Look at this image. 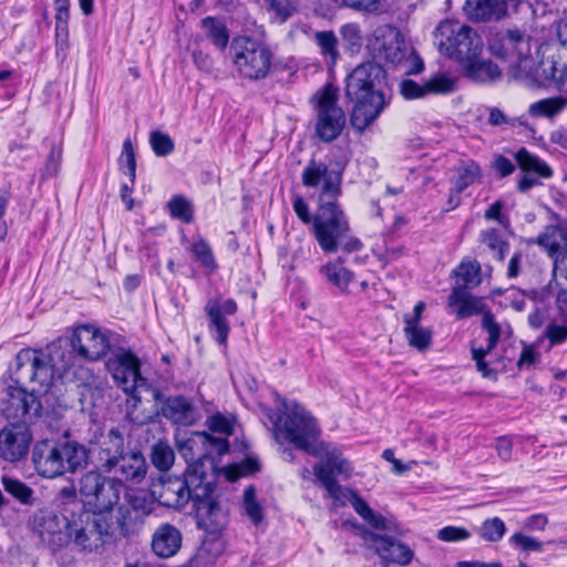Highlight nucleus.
<instances>
[{
  "label": "nucleus",
  "instance_id": "nucleus-49",
  "mask_svg": "<svg viewBox=\"0 0 567 567\" xmlns=\"http://www.w3.org/2000/svg\"><path fill=\"white\" fill-rule=\"evenodd\" d=\"M190 250L195 255L196 259L204 267L208 268L212 271L217 269V264L213 255L212 248L205 239L199 238L198 240H196L192 245Z\"/></svg>",
  "mask_w": 567,
  "mask_h": 567
},
{
  "label": "nucleus",
  "instance_id": "nucleus-5",
  "mask_svg": "<svg viewBox=\"0 0 567 567\" xmlns=\"http://www.w3.org/2000/svg\"><path fill=\"white\" fill-rule=\"evenodd\" d=\"M386 72L375 62L359 64L347 76L346 94L354 102L350 122L358 132L371 125L386 106Z\"/></svg>",
  "mask_w": 567,
  "mask_h": 567
},
{
  "label": "nucleus",
  "instance_id": "nucleus-36",
  "mask_svg": "<svg viewBox=\"0 0 567 567\" xmlns=\"http://www.w3.org/2000/svg\"><path fill=\"white\" fill-rule=\"evenodd\" d=\"M482 177L481 166L475 161H467L456 171L453 179L454 192L463 193L468 186L478 182Z\"/></svg>",
  "mask_w": 567,
  "mask_h": 567
},
{
  "label": "nucleus",
  "instance_id": "nucleus-53",
  "mask_svg": "<svg viewBox=\"0 0 567 567\" xmlns=\"http://www.w3.org/2000/svg\"><path fill=\"white\" fill-rule=\"evenodd\" d=\"M550 282L555 289H567V254L557 256L553 261Z\"/></svg>",
  "mask_w": 567,
  "mask_h": 567
},
{
  "label": "nucleus",
  "instance_id": "nucleus-54",
  "mask_svg": "<svg viewBox=\"0 0 567 567\" xmlns=\"http://www.w3.org/2000/svg\"><path fill=\"white\" fill-rule=\"evenodd\" d=\"M74 353L75 351L70 349L62 350L61 348L53 347L49 354V357H54L55 361L54 367L56 369V372L61 374L62 372H65L68 369H70L72 365H74Z\"/></svg>",
  "mask_w": 567,
  "mask_h": 567
},
{
  "label": "nucleus",
  "instance_id": "nucleus-64",
  "mask_svg": "<svg viewBox=\"0 0 567 567\" xmlns=\"http://www.w3.org/2000/svg\"><path fill=\"white\" fill-rule=\"evenodd\" d=\"M209 430L213 432L230 435L233 433V423L221 414H215L207 421Z\"/></svg>",
  "mask_w": 567,
  "mask_h": 567
},
{
  "label": "nucleus",
  "instance_id": "nucleus-56",
  "mask_svg": "<svg viewBox=\"0 0 567 567\" xmlns=\"http://www.w3.org/2000/svg\"><path fill=\"white\" fill-rule=\"evenodd\" d=\"M471 537V533L461 526L449 525L437 532V538L446 543L465 540Z\"/></svg>",
  "mask_w": 567,
  "mask_h": 567
},
{
  "label": "nucleus",
  "instance_id": "nucleus-11",
  "mask_svg": "<svg viewBox=\"0 0 567 567\" xmlns=\"http://www.w3.org/2000/svg\"><path fill=\"white\" fill-rule=\"evenodd\" d=\"M530 43L532 37L518 28L496 29L487 37L488 52L499 60L512 62V65L528 62Z\"/></svg>",
  "mask_w": 567,
  "mask_h": 567
},
{
  "label": "nucleus",
  "instance_id": "nucleus-21",
  "mask_svg": "<svg viewBox=\"0 0 567 567\" xmlns=\"http://www.w3.org/2000/svg\"><path fill=\"white\" fill-rule=\"evenodd\" d=\"M32 462L35 471L42 477L55 478L62 475V462L59 463L54 441L38 442L32 450Z\"/></svg>",
  "mask_w": 567,
  "mask_h": 567
},
{
  "label": "nucleus",
  "instance_id": "nucleus-60",
  "mask_svg": "<svg viewBox=\"0 0 567 567\" xmlns=\"http://www.w3.org/2000/svg\"><path fill=\"white\" fill-rule=\"evenodd\" d=\"M400 92L406 100L420 99L427 95L425 91V82L423 84H419L410 79L401 82Z\"/></svg>",
  "mask_w": 567,
  "mask_h": 567
},
{
  "label": "nucleus",
  "instance_id": "nucleus-28",
  "mask_svg": "<svg viewBox=\"0 0 567 567\" xmlns=\"http://www.w3.org/2000/svg\"><path fill=\"white\" fill-rule=\"evenodd\" d=\"M147 472L146 461L143 454L138 451H128L121 457L117 468L112 473L118 474L121 483L127 481L134 484L141 483Z\"/></svg>",
  "mask_w": 567,
  "mask_h": 567
},
{
  "label": "nucleus",
  "instance_id": "nucleus-4",
  "mask_svg": "<svg viewBox=\"0 0 567 567\" xmlns=\"http://www.w3.org/2000/svg\"><path fill=\"white\" fill-rule=\"evenodd\" d=\"M78 511H71L65 523L69 530V543L83 553H96L105 545L114 543L128 534V522L132 508L128 505L118 506L116 512L94 513L79 505Z\"/></svg>",
  "mask_w": 567,
  "mask_h": 567
},
{
  "label": "nucleus",
  "instance_id": "nucleus-7",
  "mask_svg": "<svg viewBox=\"0 0 567 567\" xmlns=\"http://www.w3.org/2000/svg\"><path fill=\"white\" fill-rule=\"evenodd\" d=\"M123 487L120 478L95 470L87 471L79 481V493L94 513L116 512Z\"/></svg>",
  "mask_w": 567,
  "mask_h": 567
},
{
  "label": "nucleus",
  "instance_id": "nucleus-27",
  "mask_svg": "<svg viewBox=\"0 0 567 567\" xmlns=\"http://www.w3.org/2000/svg\"><path fill=\"white\" fill-rule=\"evenodd\" d=\"M182 534L171 524H162L153 534L152 549L154 554L162 558L174 556L181 548Z\"/></svg>",
  "mask_w": 567,
  "mask_h": 567
},
{
  "label": "nucleus",
  "instance_id": "nucleus-30",
  "mask_svg": "<svg viewBox=\"0 0 567 567\" xmlns=\"http://www.w3.org/2000/svg\"><path fill=\"white\" fill-rule=\"evenodd\" d=\"M563 234L556 226H547L543 233L536 238L530 239L529 243L536 244L542 247L553 261L560 255L567 254V247H561Z\"/></svg>",
  "mask_w": 567,
  "mask_h": 567
},
{
  "label": "nucleus",
  "instance_id": "nucleus-12",
  "mask_svg": "<svg viewBox=\"0 0 567 567\" xmlns=\"http://www.w3.org/2000/svg\"><path fill=\"white\" fill-rule=\"evenodd\" d=\"M55 358L42 351L22 349L16 357L17 381H29L41 386H48L56 372Z\"/></svg>",
  "mask_w": 567,
  "mask_h": 567
},
{
  "label": "nucleus",
  "instance_id": "nucleus-59",
  "mask_svg": "<svg viewBox=\"0 0 567 567\" xmlns=\"http://www.w3.org/2000/svg\"><path fill=\"white\" fill-rule=\"evenodd\" d=\"M492 351H486L485 348H473L472 349V359L476 363L477 371L484 377V378H495L496 371L493 369H489L487 361L485 360V357L491 353Z\"/></svg>",
  "mask_w": 567,
  "mask_h": 567
},
{
  "label": "nucleus",
  "instance_id": "nucleus-2",
  "mask_svg": "<svg viewBox=\"0 0 567 567\" xmlns=\"http://www.w3.org/2000/svg\"><path fill=\"white\" fill-rule=\"evenodd\" d=\"M276 408L265 409L271 423L275 441L289 444L295 450L313 457L300 468V486L310 502L317 498L319 488V427L316 416L296 400L276 394Z\"/></svg>",
  "mask_w": 567,
  "mask_h": 567
},
{
  "label": "nucleus",
  "instance_id": "nucleus-31",
  "mask_svg": "<svg viewBox=\"0 0 567 567\" xmlns=\"http://www.w3.org/2000/svg\"><path fill=\"white\" fill-rule=\"evenodd\" d=\"M514 158L524 173H533L538 177L549 178L553 176L551 168L538 156L520 147L514 153Z\"/></svg>",
  "mask_w": 567,
  "mask_h": 567
},
{
  "label": "nucleus",
  "instance_id": "nucleus-35",
  "mask_svg": "<svg viewBox=\"0 0 567 567\" xmlns=\"http://www.w3.org/2000/svg\"><path fill=\"white\" fill-rule=\"evenodd\" d=\"M344 259L338 257L334 261H330L324 266V274L333 286L344 292L353 280V272L343 266Z\"/></svg>",
  "mask_w": 567,
  "mask_h": 567
},
{
  "label": "nucleus",
  "instance_id": "nucleus-58",
  "mask_svg": "<svg viewBox=\"0 0 567 567\" xmlns=\"http://www.w3.org/2000/svg\"><path fill=\"white\" fill-rule=\"evenodd\" d=\"M343 4L358 11L380 13L383 11V0H342Z\"/></svg>",
  "mask_w": 567,
  "mask_h": 567
},
{
  "label": "nucleus",
  "instance_id": "nucleus-1",
  "mask_svg": "<svg viewBox=\"0 0 567 567\" xmlns=\"http://www.w3.org/2000/svg\"><path fill=\"white\" fill-rule=\"evenodd\" d=\"M179 451L188 464L184 477H166L154 486L153 494L169 508L181 509L189 501L196 512L197 525L207 533H219L227 522L226 512L215 496L218 474L209 453L224 455L229 451L225 437L196 432L181 444Z\"/></svg>",
  "mask_w": 567,
  "mask_h": 567
},
{
  "label": "nucleus",
  "instance_id": "nucleus-63",
  "mask_svg": "<svg viewBox=\"0 0 567 567\" xmlns=\"http://www.w3.org/2000/svg\"><path fill=\"white\" fill-rule=\"evenodd\" d=\"M504 208V203L502 200L494 202L484 214V218L486 220H496L501 226L507 227L509 226L508 216L502 213Z\"/></svg>",
  "mask_w": 567,
  "mask_h": 567
},
{
  "label": "nucleus",
  "instance_id": "nucleus-10",
  "mask_svg": "<svg viewBox=\"0 0 567 567\" xmlns=\"http://www.w3.org/2000/svg\"><path fill=\"white\" fill-rule=\"evenodd\" d=\"M509 73L516 81L528 86H555L563 90L567 84V64L558 69L553 58L536 63L530 54L527 63L511 65Z\"/></svg>",
  "mask_w": 567,
  "mask_h": 567
},
{
  "label": "nucleus",
  "instance_id": "nucleus-16",
  "mask_svg": "<svg viewBox=\"0 0 567 567\" xmlns=\"http://www.w3.org/2000/svg\"><path fill=\"white\" fill-rule=\"evenodd\" d=\"M126 450L123 434L117 429H111L97 442H91L87 452L96 466L95 471L112 473L117 468L118 462Z\"/></svg>",
  "mask_w": 567,
  "mask_h": 567
},
{
  "label": "nucleus",
  "instance_id": "nucleus-17",
  "mask_svg": "<svg viewBox=\"0 0 567 567\" xmlns=\"http://www.w3.org/2000/svg\"><path fill=\"white\" fill-rule=\"evenodd\" d=\"M154 401L161 403L158 415L175 425L189 426L198 420L194 402L184 395L165 396L158 389L153 390Z\"/></svg>",
  "mask_w": 567,
  "mask_h": 567
},
{
  "label": "nucleus",
  "instance_id": "nucleus-48",
  "mask_svg": "<svg viewBox=\"0 0 567 567\" xmlns=\"http://www.w3.org/2000/svg\"><path fill=\"white\" fill-rule=\"evenodd\" d=\"M509 544L524 553H542L544 551L545 543L538 540L536 537L526 535L524 533H515L508 539Z\"/></svg>",
  "mask_w": 567,
  "mask_h": 567
},
{
  "label": "nucleus",
  "instance_id": "nucleus-50",
  "mask_svg": "<svg viewBox=\"0 0 567 567\" xmlns=\"http://www.w3.org/2000/svg\"><path fill=\"white\" fill-rule=\"evenodd\" d=\"M150 143L157 156H167L174 151V142L171 136L161 131H153L150 135Z\"/></svg>",
  "mask_w": 567,
  "mask_h": 567
},
{
  "label": "nucleus",
  "instance_id": "nucleus-14",
  "mask_svg": "<svg viewBox=\"0 0 567 567\" xmlns=\"http://www.w3.org/2000/svg\"><path fill=\"white\" fill-rule=\"evenodd\" d=\"M339 87L327 82L321 89V142H332L346 127L347 115L338 104Z\"/></svg>",
  "mask_w": 567,
  "mask_h": 567
},
{
  "label": "nucleus",
  "instance_id": "nucleus-41",
  "mask_svg": "<svg viewBox=\"0 0 567 567\" xmlns=\"http://www.w3.org/2000/svg\"><path fill=\"white\" fill-rule=\"evenodd\" d=\"M166 207L173 218L184 224H189L194 220L193 203L183 195H174L167 202Z\"/></svg>",
  "mask_w": 567,
  "mask_h": 567
},
{
  "label": "nucleus",
  "instance_id": "nucleus-29",
  "mask_svg": "<svg viewBox=\"0 0 567 567\" xmlns=\"http://www.w3.org/2000/svg\"><path fill=\"white\" fill-rule=\"evenodd\" d=\"M465 74L478 83H493L502 78L499 66L491 60L474 58L465 64Z\"/></svg>",
  "mask_w": 567,
  "mask_h": 567
},
{
  "label": "nucleus",
  "instance_id": "nucleus-40",
  "mask_svg": "<svg viewBox=\"0 0 567 567\" xmlns=\"http://www.w3.org/2000/svg\"><path fill=\"white\" fill-rule=\"evenodd\" d=\"M175 461V452L166 441H158L152 446L151 462L161 472L168 471Z\"/></svg>",
  "mask_w": 567,
  "mask_h": 567
},
{
  "label": "nucleus",
  "instance_id": "nucleus-57",
  "mask_svg": "<svg viewBox=\"0 0 567 567\" xmlns=\"http://www.w3.org/2000/svg\"><path fill=\"white\" fill-rule=\"evenodd\" d=\"M544 337L548 340L549 348L563 344L567 340V324L549 323L544 331Z\"/></svg>",
  "mask_w": 567,
  "mask_h": 567
},
{
  "label": "nucleus",
  "instance_id": "nucleus-47",
  "mask_svg": "<svg viewBox=\"0 0 567 567\" xmlns=\"http://www.w3.org/2000/svg\"><path fill=\"white\" fill-rule=\"evenodd\" d=\"M426 94H449L455 91V81L446 74H436L425 81Z\"/></svg>",
  "mask_w": 567,
  "mask_h": 567
},
{
  "label": "nucleus",
  "instance_id": "nucleus-51",
  "mask_svg": "<svg viewBox=\"0 0 567 567\" xmlns=\"http://www.w3.org/2000/svg\"><path fill=\"white\" fill-rule=\"evenodd\" d=\"M482 327L488 333L487 346L485 347L486 351H493L501 338V327L496 322L494 315L487 310L484 312L482 318Z\"/></svg>",
  "mask_w": 567,
  "mask_h": 567
},
{
  "label": "nucleus",
  "instance_id": "nucleus-46",
  "mask_svg": "<svg viewBox=\"0 0 567 567\" xmlns=\"http://www.w3.org/2000/svg\"><path fill=\"white\" fill-rule=\"evenodd\" d=\"M566 102L563 97L540 100L529 106V113L534 116H553L560 112Z\"/></svg>",
  "mask_w": 567,
  "mask_h": 567
},
{
  "label": "nucleus",
  "instance_id": "nucleus-62",
  "mask_svg": "<svg viewBox=\"0 0 567 567\" xmlns=\"http://www.w3.org/2000/svg\"><path fill=\"white\" fill-rule=\"evenodd\" d=\"M491 167L498 174L499 177H507L515 171V164L502 154H495Z\"/></svg>",
  "mask_w": 567,
  "mask_h": 567
},
{
  "label": "nucleus",
  "instance_id": "nucleus-45",
  "mask_svg": "<svg viewBox=\"0 0 567 567\" xmlns=\"http://www.w3.org/2000/svg\"><path fill=\"white\" fill-rule=\"evenodd\" d=\"M2 484L4 491L10 494L12 497L18 499L22 504H31L33 491L25 483L12 478V477H3Z\"/></svg>",
  "mask_w": 567,
  "mask_h": 567
},
{
  "label": "nucleus",
  "instance_id": "nucleus-15",
  "mask_svg": "<svg viewBox=\"0 0 567 567\" xmlns=\"http://www.w3.org/2000/svg\"><path fill=\"white\" fill-rule=\"evenodd\" d=\"M140 368L138 358L128 350L114 351L106 361V369L115 383L128 394H133L138 386L145 383Z\"/></svg>",
  "mask_w": 567,
  "mask_h": 567
},
{
  "label": "nucleus",
  "instance_id": "nucleus-25",
  "mask_svg": "<svg viewBox=\"0 0 567 567\" xmlns=\"http://www.w3.org/2000/svg\"><path fill=\"white\" fill-rule=\"evenodd\" d=\"M450 308L454 309L457 319L484 315L486 308L483 299L472 295L465 287H453L447 299Z\"/></svg>",
  "mask_w": 567,
  "mask_h": 567
},
{
  "label": "nucleus",
  "instance_id": "nucleus-52",
  "mask_svg": "<svg viewBox=\"0 0 567 567\" xmlns=\"http://www.w3.org/2000/svg\"><path fill=\"white\" fill-rule=\"evenodd\" d=\"M118 165L121 169L124 167L127 168L131 183L134 184L136 176V158L134 147L130 138H126L123 143L122 153L118 158Z\"/></svg>",
  "mask_w": 567,
  "mask_h": 567
},
{
  "label": "nucleus",
  "instance_id": "nucleus-6",
  "mask_svg": "<svg viewBox=\"0 0 567 567\" xmlns=\"http://www.w3.org/2000/svg\"><path fill=\"white\" fill-rule=\"evenodd\" d=\"M344 525L351 526L354 535L361 538L362 544L380 557L382 567H389L390 564L408 566L414 558L413 549L396 538L401 537V535L388 532L379 534L354 519L346 520ZM404 534L405 530L403 529L402 536Z\"/></svg>",
  "mask_w": 567,
  "mask_h": 567
},
{
  "label": "nucleus",
  "instance_id": "nucleus-22",
  "mask_svg": "<svg viewBox=\"0 0 567 567\" xmlns=\"http://www.w3.org/2000/svg\"><path fill=\"white\" fill-rule=\"evenodd\" d=\"M31 437L27 431L17 426L3 427L0 431V457L8 462H17L24 457Z\"/></svg>",
  "mask_w": 567,
  "mask_h": 567
},
{
  "label": "nucleus",
  "instance_id": "nucleus-9",
  "mask_svg": "<svg viewBox=\"0 0 567 567\" xmlns=\"http://www.w3.org/2000/svg\"><path fill=\"white\" fill-rule=\"evenodd\" d=\"M436 31L442 37L440 48L447 56L462 63L480 56L483 40L468 25L443 22L436 28Z\"/></svg>",
  "mask_w": 567,
  "mask_h": 567
},
{
  "label": "nucleus",
  "instance_id": "nucleus-55",
  "mask_svg": "<svg viewBox=\"0 0 567 567\" xmlns=\"http://www.w3.org/2000/svg\"><path fill=\"white\" fill-rule=\"evenodd\" d=\"M337 43L338 40L332 31H321V55L329 59L330 65L334 64L339 56Z\"/></svg>",
  "mask_w": 567,
  "mask_h": 567
},
{
  "label": "nucleus",
  "instance_id": "nucleus-26",
  "mask_svg": "<svg viewBox=\"0 0 567 567\" xmlns=\"http://www.w3.org/2000/svg\"><path fill=\"white\" fill-rule=\"evenodd\" d=\"M321 468L326 475L340 476L343 480L350 478L353 472L351 463L343 457L340 449L323 441H321Z\"/></svg>",
  "mask_w": 567,
  "mask_h": 567
},
{
  "label": "nucleus",
  "instance_id": "nucleus-33",
  "mask_svg": "<svg viewBox=\"0 0 567 567\" xmlns=\"http://www.w3.org/2000/svg\"><path fill=\"white\" fill-rule=\"evenodd\" d=\"M323 472V468H321V485L328 492L329 497L333 499L334 506L343 507L351 504L357 492L350 487L340 485L337 477L326 475Z\"/></svg>",
  "mask_w": 567,
  "mask_h": 567
},
{
  "label": "nucleus",
  "instance_id": "nucleus-38",
  "mask_svg": "<svg viewBox=\"0 0 567 567\" xmlns=\"http://www.w3.org/2000/svg\"><path fill=\"white\" fill-rule=\"evenodd\" d=\"M404 336L409 346L423 352L427 350L432 343L433 331L421 324H408L403 328Z\"/></svg>",
  "mask_w": 567,
  "mask_h": 567
},
{
  "label": "nucleus",
  "instance_id": "nucleus-23",
  "mask_svg": "<svg viewBox=\"0 0 567 567\" xmlns=\"http://www.w3.org/2000/svg\"><path fill=\"white\" fill-rule=\"evenodd\" d=\"M350 505L373 532L403 534V527L394 518L375 513L358 493L353 496Z\"/></svg>",
  "mask_w": 567,
  "mask_h": 567
},
{
  "label": "nucleus",
  "instance_id": "nucleus-3",
  "mask_svg": "<svg viewBox=\"0 0 567 567\" xmlns=\"http://www.w3.org/2000/svg\"><path fill=\"white\" fill-rule=\"evenodd\" d=\"M346 166L344 157L321 166V250L328 254L338 249L351 254L363 248L362 241L351 235L349 218L337 202Z\"/></svg>",
  "mask_w": 567,
  "mask_h": 567
},
{
  "label": "nucleus",
  "instance_id": "nucleus-13",
  "mask_svg": "<svg viewBox=\"0 0 567 567\" xmlns=\"http://www.w3.org/2000/svg\"><path fill=\"white\" fill-rule=\"evenodd\" d=\"M367 48L374 59L393 65L408 59L409 48L403 34L396 27L390 24L378 27L369 39Z\"/></svg>",
  "mask_w": 567,
  "mask_h": 567
},
{
  "label": "nucleus",
  "instance_id": "nucleus-34",
  "mask_svg": "<svg viewBox=\"0 0 567 567\" xmlns=\"http://www.w3.org/2000/svg\"><path fill=\"white\" fill-rule=\"evenodd\" d=\"M202 27L206 37L217 49H226L229 42V31L221 19L215 17H206L202 20Z\"/></svg>",
  "mask_w": 567,
  "mask_h": 567
},
{
  "label": "nucleus",
  "instance_id": "nucleus-43",
  "mask_svg": "<svg viewBox=\"0 0 567 567\" xmlns=\"http://www.w3.org/2000/svg\"><path fill=\"white\" fill-rule=\"evenodd\" d=\"M506 525L499 517L486 518L477 528V534L482 539L489 543L499 542L505 533Z\"/></svg>",
  "mask_w": 567,
  "mask_h": 567
},
{
  "label": "nucleus",
  "instance_id": "nucleus-37",
  "mask_svg": "<svg viewBox=\"0 0 567 567\" xmlns=\"http://www.w3.org/2000/svg\"><path fill=\"white\" fill-rule=\"evenodd\" d=\"M243 509L244 514L250 519L254 525H259L265 518L264 507L257 499V489L254 485L245 487L243 493Z\"/></svg>",
  "mask_w": 567,
  "mask_h": 567
},
{
  "label": "nucleus",
  "instance_id": "nucleus-61",
  "mask_svg": "<svg viewBox=\"0 0 567 567\" xmlns=\"http://www.w3.org/2000/svg\"><path fill=\"white\" fill-rule=\"evenodd\" d=\"M340 33L342 39L348 43L351 48L361 47L362 37L361 29L357 23H347L341 27Z\"/></svg>",
  "mask_w": 567,
  "mask_h": 567
},
{
  "label": "nucleus",
  "instance_id": "nucleus-19",
  "mask_svg": "<svg viewBox=\"0 0 567 567\" xmlns=\"http://www.w3.org/2000/svg\"><path fill=\"white\" fill-rule=\"evenodd\" d=\"M204 310L208 319L210 336L218 344L226 346L230 331L228 316H234L237 312L236 301L234 299L212 298L206 302Z\"/></svg>",
  "mask_w": 567,
  "mask_h": 567
},
{
  "label": "nucleus",
  "instance_id": "nucleus-32",
  "mask_svg": "<svg viewBox=\"0 0 567 567\" xmlns=\"http://www.w3.org/2000/svg\"><path fill=\"white\" fill-rule=\"evenodd\" d=\"M453 275L462 281V284H457L455 287L470 289L482 284V267L476 259L462 260L453 270Z\"/></svg>",
  "mask_w": 567,
  "mask_h": 567
},
{
  "label": "nucleus",
  "instance_id": "nucleus-20",
  "mask_svg": "<svg viewBox=\"0 0 567 567\" xmlns=\"http://www.w3.org/2000/svg\"><path fill=\"white\" fill-rule=\"evenodd\" d=\"M69 517L70 512L64 508L61 516L49 514L40 518L37 532L41 542L52 550L60 549L69 544V530L65 528Z\"/></svg>",
  "mask_w": 567,
  "mask_h": 567
},
{
  "label": "nucleus",
  "instance_id": "nucleus-39",
  "mask_svg": "<svg viewBox=\"0 0 567 567\" xmlns=\"http://www.w3.org/2000/svg\"><path fill=\"white\" fill-rule=\"evenodd\" d=\"M292 208L301 223L311 226L312 234L319 241V214L311 213L308 200L298 194L292 197Z\"/></svg>",
  "mask_w": 567,
  "mask_h": 567
},
{
  "label": "nucleus",
  "instance_id": "nucleus-8",
  "mask_svg": "<svg viewBox=\"0 0 567 567\" xmlns=\"http://www.w3.org/2000/svg\"><path fill=\"white\" fill-rule=\"evenodd\" d=\"M231 49L234 63L243 76L251 80L266 78L271 66L272 52L265 43L240 37L233 41Z\"/></svg>",
  "mask_w": 567,
  "mask_h": 567
},
{
  "label": "nucleus",
  "instance_id": "nucleus-18",
  "mask_svg": "<svg viewBox=\"0 0 567 567\" xmlns=\"http://www.w3.org/2000/svg\"><path fill=\"white\" fill-rule=\"evenodd\" d=\"M70 347L76 355L89 361L104 357L111 348L105 333L92 326L76 328L70 339Z\"/></svg>",
  "mask_w": 567,
  "mask_h": 567
},
{
  "label": "nucleus",
  "instance_id": "nucleus-42",
  "mask_svg": "<svg viewBox=\"0 0 567 567\" xmlns=\"http://www.w3.org/2000/svg\"><path fill=\"white\" fill-rule=\"evenodd\" d=\"M481 240L492 251L495 252V257L499 261H503L505 259V256L509 250V244L503 239L498 229L488 228V229L481 231Z\"/></svg>",
  "mask_w": 567,
  "mask_h": 567
},
{
  "label": "nucleus",
  "instance_id": "nucleus-24",
  "mask_svg": "<svg viewBox=\"0 0 567 567\" xmlns=\"http://www.w3.org/2000/svg\"><path fill=\"white\" fill-rule=\"evenodd\" d=\"M59 463L62 462V475L64 473H75L86 466L89 460L87 449L73 440L54 441Z\"/></svg>",
  "mask_w": 567,
  "mask_h": 567
},
{
  "label": "nucleus",
  "instance_id": "nucleus-44",
  "mask_svg": "<svg viewBox=\"0 0 567 567\" xmlns=\"http://www.w3.org/2000/svg\"><path fill=\"white\" fill-rule=\"evenodd\" d=\"M268 12L272 21L285 23L297 11L292 0H265Z\"/></svg>",
  "mask_w": 567,
  "mask_h": 567
}]
</instances>
